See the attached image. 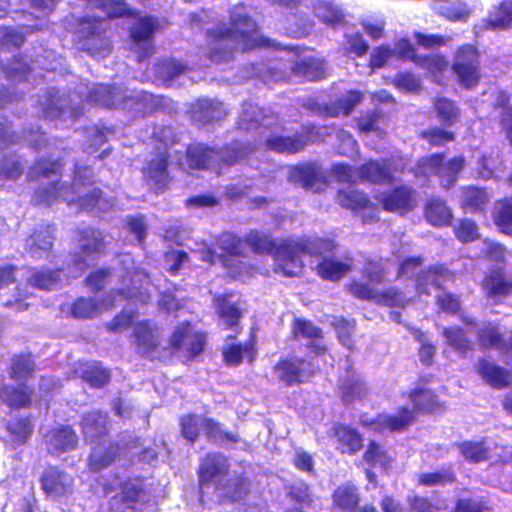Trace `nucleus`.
Returning <instances> with one entry per match:
<instances>
[{"label":"nucleus","mask_w":512,"mask_h":512,"mask_svg":"<svg viewBox=\"0 0 512 512\" xmlns=\"http://www.w3.org/2000/svg\"><path fill=\"white\" fill-rule=\"evenodd\" d=\"M245 242L256 253L273 254L276 271L285 276H297L302 272L300 253L322 255L335 248L332 240L322 238L288 239L276 245L269 236L258 231L248 233Z\"/></svg>","instance_id":"f257e3e1"},{"label":"nucleus","mask_w":512,"mask_h":512,"mask_svg":"<svg viewBox=\"0 0 512 512\" xmlns=\"http://www.w3.org/2000/svg\"><path fill=\"white\" fill-rule=\"evenodd\" d=\"M232 28L217 27L207 32L209 38L208 57L216 63L228 62L237 51L269 45L257 31V25L244 11L236 7L231 13Z\"/></svg>","instance_id":"f03ea898"},{"label":"nucleus","mask_w":512,"mask_h":512,"mask_svg":"<svg viewBox=\"0 0 512 512\" xmlns=\"http://www.w3.org/2000/svg\"><path fill=\"white\" fill-rule=\"evenodd\" d=\"M93 173L88 167L75 165L73 185L68 188L64 185L57 188L52 183L47 188L35 191L33 200L37 204H52L57 199L67 201L68 204L77 203L81 209L92 210L96 206L100 210L108 209L112 204L101 199V190L91 185Z\"/></svg>","instance_id":"7ed1b4c3"},{"label":"nucleus","mask_w":512,"mask_h":512,"mask_svg":"<svg viewBox=\"0 0 512 512\" xmlns=\"http://www.w3.org/2000/svg\"><path fill=\"white\" fill-rule=\"evenodd\" d=\"M86 86L81 84L77 93L84 96L87 101L106 108L123 107L124 109L135 110L146 113L154 108V98L144 91L135 92L116 85L96 84L87 92Z\"/></svg>","instance_id":"20e7f679"},{"label":"nucleus","mask_w":512,"mask_h":512,"mask_svg":"<svg viewBox=\"0 0 512 512\" xmlns=\"http://www.w3.org/2000/svg\"><path fill=\"white\" fill-rule=\"evenodd\" d=\"M256 148V144L235 141L230 145L214 149L203 144L191 145L186 152V164L191 169L216 168L220 163L233 165Z\"/></svg>","instance_id":"39448f33"},{"label":"nucleus","mask_w":512,"mask_h":512,"mask_svg":"<svg viewBox=\"0 0 512 512\" xmlns=\"http://www.w3.org/2000/svg\"><path fill=\"white\" fill-rule=\"evenodd\" d=\"M106 21L85 17L79 23L78 39L83 50L93 56L104 57L110 53V45L104 37Z\"/></svg>","instance_id":"423d86ee"},{"label":"nucleus","mask_w":512,"mask_h":512,"mask_svg":"<svg viewBox=\"0 0 512 512\" xmlns=\"http://www.w3.org/2000/svg\"><path fill=\"white\" fill-rule=\"evenodd\" d=\"M78 233L80 252L72 255L74 272H71V274L73 277H76L87 268L89 260L94 259L95 256L100 255L104 251L103 235L100 231L86 227L79 230Z\"/></svg>","instance_id":"0eeeda50"},{"label":"nucleus","mask_w":512,"mask_h":512,"mask_svg":"<svg viewBox=\"0 0 512 512\" xmlns=\"http://www.w3.org/2000/svg\"><path fill=\"white\" fill-rule=\"evenodd\" d=\"M278 124V117L274 114H266L256 104L245 102L239 115L238 128L243 131L259 130L257 140Z\"/></svg>","instance_id":"6e6552de"},{"label":"nucleus","mask_w":512,"mask_h":512,"mask_svg":"<svg viewBox=\"0 0 512 512\" xmlns=\"http://www.w3.org/2000/svg\"><path fill=\"white\" fill-rule=\"evenodd\" d=\"M158 29V21L151 16L140 17L130 29L135 44L138 61H143L154 53L153 33Z\"/></svg>","instance_id":"1a4fd4ad"},{"label":"nucleus","mask_w":512,"mask_h":512,"mask_svg":"<svg viewBox=\"0 0 512 512\" xmlns=\"http://www.w3.org/2000/svg\"><path fill=\"white\" fill-rule=\"evenodd\" d=\"M145 495L140 481L129 480L111 499V512H139L144 506Z\"/></svg>","instance_id":"9d476101"},{"label":"nucleus","mask_w":512,"mask_h":512,"mask_svg":"<svg viewBox=\"0 0 512 512\" xmlns=\"http://www.w3.org/2000/svg\"><path fill=\"white\" fill-rule=\"evenodd\" d=\"M478 65V53L472 45H464L458 49L453 69L465 87L471 88L478 83Z\"/></svg>","instance_id":"9b49d317"},{"label":"nucleus","mask_w":512,"mask_h":512,"mask_svg":"<svg viewBox=\"0 0 512 512\" xmlns=\"http://www.w3.org/2000/svg\"><path fill=\"white\" fill-rule=\"evenodd\" d=\"M317 367L311 362L302 358L285 359L277 363L274 367V373L278 380L290 386L295 383L307 381Z\"/></svg>","instance_id":"f8f14e48"},{"label":"nucleus","mask_w":512,"mask_h":512,"mask_svg":"<svg viewBox=\"0 0 512 512\" xmlns=\"http://www.w3.org/2000/svg\"><path fill=\"white\" fill-rule=\"evenodd\" d=\"M42 489L53 499L66 497L73 492L74 478L71 474L55 467L47 468L41 477Z\"/></svg>","instance_id":"ddd939ff"},{"label":"nucleus","mask_w":512,"mask_h":512,"mask_svg":"<svg viewBox=\"0 0 512 512\" xmlns=\"http://www.w3.org/2000/svg\"><path fill=\"white\" fill-rule=\"evenodd\" d=\"M41 107L44 116L50 119L61 117L67 112L71 118H76L81 114L79 103H73L70 96L60 95L55 89L48 90L41 102Z\"/></svg>","instance_id":"4468645a"},{"label":"nucleus","mask_w":512,"mask_h":512,"mask_svg":"<svg viewBox=\"0 0 512 512\" xmlns=\"http://www.w3.org/2000/svg\"><path fill=\"white\" fill-rule=\"evenodd\" d=\"M289 180L305 190L318 192L326 186L323 171L315 164L304 163L290 169Z\"/></svg>","instance_id":"2eb2a0df"},{"label":"nucleus","mask_w":512,"mask_h":512,"mask_svg":"<svg viewBox=\"0 0 512 512\" xmlns=\"http://www.w3.org/2000/svg\"><path fill=\"white\" fill-rule=\"evenodd\" d=\"M262 136L256 140V143H265L266 147L278 153H297L305 148L308 144V137L304 133H298L293 136H280L274 135L272 131L266 134L261 133Z\"/></svg>","instance_id":"dca6fc26"},{"label":"nucleus","mask_w":512,"mask_h":512,"mask_svg":"<svg viewBox=\"0 0 512 512\" xmlns=\"http://www.w3.org/2000/svg\"><path fill=\"white\" fill-rule=\"evenodd\" d=\"M158 329L149 322H140L134 327L133 344L138 353L148 358H155L159 344Z\"/></svg>","instance_id":"f3484780"},{"label":"nucleus","mask_w":512,"mask_h":512,"mask_svg":"<svg viewBox=\"0 0 512 512\" xmlns=\"http://www.w3.org/2000/svg\"><path fill=\"white\" fill-rule=\"evenodd\" d=\"M170 343L173 348L186 349L191 356H196L203 351L204 336L193 332L188 323L181 324L174 331Z\"/></svg>","instance_id":"a211bd4d"},{"label":"nucleus","mask_w":512,"mask_h":512,"mask_svg":"<svg viewBox=\"0 0 512 512\" xmlns=\"http://www.w3.org/2000/svg\"><path fill=\"white\" fill-rule=\"evenodd\" d=\"M81 432L86 442L92 443L108 432V415L99 410L85 413L80 422Z\"/></svg>","instance_id":"6ab92c4d"},{"label":"nucleus","mask_w":512,"mask_h":512,"mask_svg":"<svg viewBox=\"0 0 512 512\" xmlns=\"http://www.w3.org/2000/svg\"><path fill=\"white\" fill-rule=\"evenodd\" d=\"M169 155L166 151L159 152L154 158L147 162L143 168V174L148 183L156 190L164 188L169 181L167 170Z\"/></svg>","instance_id":"aec40b11"},{"label":"nucleus","mask_w":512,"mask_h":512,"mask_svg":"<svg viewBox=\"0 0 512 512\" xmlns=\"http://www.w3.org/2000/svg\"><path fill=\"white\" fill-rule=\"evenodd\" d=\"M413 412L408 408H402L397 414H380L369 423L370 427L378 432H400L405 430L413 422Z\"/></svg>","instance_id":"412c9836"},{"label":"nucleus","mask_w":512,"mask_h":512,"mask_svg":"<svg viewBox=\"0 0 512 512\" xmlns=\"http://www.w3.org/2000/svg\"><path fill=\"white\" fill-rule=\"evenodd\" d=\"M477 372L487 384L497 389L512 383V372L486 359L478 361Z\"/></svg>","instance_id":"4be33fe9"},{"label":"nucleus","mask_w":512,"mask_h":512,"mask_svg":"<svg viewBox=\"0 0 512 512\" xmlns=\"http://www.w3.org/2000/svg\"><path fill=\"white\" fill-rule=\"evenodd\" d=\"M54 229L51 225H40L26 239L25 249L33 258H42L53 246Z\"/></svg>","instance_id":"5701e85b"},{"label":"nucleus","mask_w":512,"mask_h":512,"mask_svg":"<svg viewBox=\"0 0 512 512\" xmlns=\"http://www.w3.org/2000/svg\"><path fill=\"white\" fill-rule=\"evenodd\" d=\"M228 472L227 459L221 454H208L200 467V480L202 484L214 482L220 485L222 478Z\"/></svg>","instance_id":"b1692460"},{"label":"nucleus","mask_w":512,"mask_h":512,"mask_svg":"<svg viewBox=\"0 0 512 512\" xmlns=\"http://www.w3.org/2000/svg\"><path fill=\"white\" fill-rule=\"evenodd\" d=\"M226 116V110L219 101L210 99H201L193 105L191 117L194 122L201 125L219 121Z\"/></svg>","instance_id":"393cba45"},{"label":"nucleus","mask_w":512,"mask_h":512,"mask_svg":"<svg viewBox=\"0 0 512 512\" xmlns=\"http://www.w3.org/2000/svg\"><path fill=\"white\" fill-rule=\"evenodd\" d=\"M353 266L352 258L345 256L344 258L323 257L316 265L317 274L326 280L337 281L346 275Z\"/></svg>","instance_id":"a878e982"},{"label":"nucleus","mask_w":512,"mask_h":512,"mask_svg":"<svg viewBox=\"0 0 512 512\" xmlns=\"http://www.w3.org/2000/svg\"><path fill=\"white\" fill-rule=\"evenodd\" d=\"M415 191L406 186L396 188L382 200L383 208L390 212L404 214L415 207Z\"/></svg>","instance_id":"bb28decb"},{"label":"nucleus","mask_w":512,"mask_h":512,"mask_svg":"<svg viewBox=\"0 0 512 512\" xmlns=\"http://www.w3.org/2000/svg\"><path fill=\"white\" fill-rule=\"evenodd\" d=\"M78 437L75 431L69 426H61L53 429L46 436V444L51 453L59 454L76 447Z\"/></svg>","instance_id":"cd10ccee"},{"label":"nucleus","mask_w":512,"mask_h":512,"mask_svg":"<svg viewBox=\"0 0 512 512\" xmlns=\"http://www.w3.org/2000/svg\"><path fill=\"white\" fill-rule=\"evenodd\" d=\"M450 278L449 272L443 267H431L417 276L416 291L419 295H430L432 290L439 289Z\"/></svg>","instance_id":"c85d7f7f"},{"label":"nucleus","mask_w":512,"mask_h":512,"mask_svg":"<svg viewBox=\"0 0 512 512\" xmlns=\"http://www.w3.org/2000/svg\"><path fill=\"white\" fill-rule=\"evenodd\" d=\"M333 431L337 441V449L342 453L355 454L362 448L363 439L355 428L337 425L333 428Z\"/></svg>","instance_id":"c756f323"},{"label":"nucleus","mask_w":512,"mask_h":512,"mask_svg":"<svg viewBox=\"0 0 512 512\" xmlns=\"http://www.w3.org/2000/svg\"><path fill=\"white\" fill-rule=\"evenodd\" d=\"M393 53L402 58L413 59L417 64L428 70L440 72L446 68V62L441 57L416 58L414 56L413 45L406 39H402L396 43Z\"/></svg>","instance_id":"7c9ffc66"},{"label":"nucleus","mask_w":512,"mask_h":512,"mask_svg":"<svg viewBox=\"0 0 512 512\" xmlns=\"http://www.w3.org/2000/svg\"><path fill=\"white\" fill-rule=\"evenodd\" d=\"M482 288L488 297L505 296L512 292V280H506L501 269H491L485 275Z\"/></svg>","instance_id":"2f4dec72"},{"label":"nucleus","mask_w":512,"mask_h":512,"mask_svg":"<svg viewBox=\"0 0 512 512\" xmlns=\"http://www.w3.org/2000/svg\"><path fill=\"white\" fill-rule=\"evenodd\" d=\"M333 504L343 511L354 512L357 508L360 496L357 488L350 484H343L339 486L332 496Z\"/></svg>","instance_id":"473e14b6"},{"label":"nucleus","mask_w":512,"mask_h":512,"mask_svg":"<svg viewBox=\"0 0 512 512\" xmlns=\"http://www.w3.org/2000/svg\"><path fill=\"white\" fill-rule=\"evenodd\" d=\"M357 176L361 180L373 183L387 182L391 180V173L384 162L369 160L357 169Z\"/></svg>","instance_id":"72a5a7b5"},{"label":"nucleus","mask_w":512,"mask_h":512,"mask_svg":"<svg viewBox=\"0 0 512 512\" xmlns=\"http://www.w3.org/2000/svg\"><path fill=\"white\" fill-rule=\"evenodd\" d=\"M313 9L315 15L329 26L339 25L344 20V14L333 4L332 0H315Z\"/></svg>","instance_id":"f704fd0d"},{"label":"nucleus","mask_w":512,"mask_h":512,"mask_svg":"<svg viewBox=\"0 0 512 512\" xmlns=\"http://www.w3.org/2000/svg\"><path fill=\"white\" fill-rule=\"evenodd\" d=\"M493 219L501 232L512 235V197L503 198L494 204Z\"/></svg>","instance_id":"c9c22d12"},{"label":"nucleus","mask_w":512,"mask_h":512,"mask_svg":"<svg viewBox=\"0 0 512 512\" xmlns=\"http://www.w3.org/2000/svg\"><path fill=\"white\" fill-rule=\"evenodd\" d=\"M425 216L432 225L444 226L450 223L452 219L451 210L445 204L444 201L433 198L431 199L425 208Z\"/></svg>","instance_id":"e433bc0d"},{"label":"nucleus","mask_w":512,"mask_h":512,"mask_svg":"<svg viewBox=\"0 0 512 512\" xmlns=\"http://www.w3.org/2000/svg\"><path fill=\"white\" fill-rule=\"evenodd\" d=\"M215 305L220 320L226 327L233 328L238 325L242 317V312L228 297H217L215 299Z\"/></svg>","instance_id":"4c0bfd02"},{"label":"nucleus","mask_w":512,"mask_h":512,"mask_svg":"<svg viewBox=\"0 0 512 512\" xmlns=\"http://www.w3.org/2000/svg\"><path fill=\"white\" fill-rule=\"evenodd\" d=\"M363 94L359 91H350L336 103L326 105L324 113L330 117H336L343 113L349 115L351 111L362 101Z\"/></svg>","instance_id":"58836bf2"},{"label":"nucleus","mask_w":512,"mask_h":512,"mask_svg":"<svg viewBox=\"0 0 512 512\" xmlns=\"http://www.w3.org/2000/svg\"><path fill=\"white\" fill-rule=\"evenodd\" d=\"M464 163L465 161L463 157H455L447 162H444V156L442 155V161L438 174L442 187L450 188L455 184L458 174L464 168Z\"/></svg>","instance_id":"ea45409f"},{"label":"nucleus","mask_w":512,"mask_h":512,"mask_svg":"<svg viewBox=\"0 0 512 512\" xmlns=\"http://www.w3.org/2000/svg\"><path fill=\"white\" fill-rule=\"evenodd\" d=\"M438 119L446 127L454 125L460 116L456 104L446 97H438L433 102Z\"/></svg>","instance_id":"a19ab883"},{"label":"nucleus","mask_w":512,"mask_h":512,"mask_svg":"<svg viewBox=\"0 0 512 512\" xmlns=\"http://www.w3.org/2000/svg\"><path fill=\"white\" fill-rule=\"evenodd\" d=\"M292 70L294 74L311 81L319 80L325 75L324 62L316 58L302 60L295 64Z\"/></svg>","instance_id":"79ce46f5"},{"label":"nucleus","mask_w":512,"mask_h":512,"mask_svg":"<svg viewBox=\"0 0 512 512\" xmlns=\"http://www.w3.org/2000/svg\"><path fill=\"white\" fill-rule=\"evenodd\" d=\"M293 332L296 336L313 339L310 347L316 354H320L326 350L325 345L321 342V330L315 327L311 322L296 320Z\"/></svg>","instance_id":"37998d69"},{"label":"nucleus","mask_w":512,"mask_h":512,"mask_svg":"<svg viewBox=\"0 0 512 512\" xmlns=\"http://www.w3.org/2000/svg\"><path fill=\"white\" fill-rule=\"evenodd\" d=\"M119 450L120 447L118 445H111L105 450L100 446L93 448V451L89 457L90 469L98 472L108 467L114 461Z\"/></svg>","instance_id":"c03bdc74"},{"label":"nucleus","mask_w":512,"mask_h":512,"mask_svg":"<svg viewBox=\"0 0 512 512\" xmlns=\"http://www.w3.org/2000/svg\"><path fill=\"white\" fill-rule=\"evenodd\" d=\"M336 199L343 208L352 211L362 210L370 203L364 193L354 189L340 190Z\"/></svg>","instance_id":"a18cd8bd"},{"label":"nucleus","mask_w":512,"mask_h":512,"mask_svg":"<svg viewBox=\"0 0 512 512\" xmlns=\"http://www.w3.org/2000/svg\"><path fill=\"white\" fill-rule=\"evenodd\" d=\"M248 482L242 477L229 479L226 485H218L217 491L220 497L232 501L242 499L248 492Z\"/></svg>","instance_id":"49530a36"},{"label":"nucleus","mask_w":512,"mask_h":512,"mask_svg":"<svg viewBox=\"0 0 512 512\" xmlns=\"http://www.w3.org/2000/svg\"><path fill=\"white\" fill-rule=\"evenodd\" d=\"M457 446L461 455L470 462L478 463L489 458V447L484 441H466Z\"/></svg>","instance_id":"de8ad7c7"},{"label":"nucleus","mask_w":512,"mask_h":512,"mask_svg":"<svg viewBox=\"0 0 512 512\" xmlns=\"http://www.w3.org/2000/svg\"><path fill=\"white\" fill-rule=\"evenodd\" d=\"M340 389L344 402L350 403L366 394L365 383L355 374L341 381Z\"/></svg>","instance_id":"09e8293b"},{"label":"nucleus","mask_w":512,"mask_h":512,"mask_svg":"<svg viewBox=\"0 0 512 512\" xmlns=\"http://www.w3.org/2000/svg\"><path fill=\"white\" fill-rule=\"evenodd\" d=\"M187 70V66L174 59L161 61L155 68L156 77L164 84L176 79Z\"/></svg>","instance_id":"8fccbe9b"},{"label":"nucleus","mask_w":512,"mask_h":512,"mask_svg":"<svg viewBox=\"0 0 512 512\" xmlns=\"http://www.w3.org/2000/svg\"><path fill=\"white\" fill-rule=\"evenodd\" d=\"M442 161V154L436 153L428 157L421 158L411 169V172L417 178H428L431 175L439 174V167Z\"/></svg>","instance_id":"3c124183"},{"label":"nucleus","mask_w":512,"mask_h":512,"mask_svg":"<svg viewBox=\"0 0 512 512\" xmlns=\"http://www.w3.org/2000/svg\"><path fill=\"white\" fill-rule=\"evenodd\" d=\"M35 365L30 356L17 355L11 360L10 377L15 380H24L33 376Z\"/></svg>","instance_id":"603ef678"},{"label":"nucleus","mask_w":512,"mask_h":512,"mask_svg":"<svg viewBox=\"0 0 512 512\" xmlns=\"http://www.w3.org/2000/svg\"><path fill=\"white\" fill-rule=\"evenodd\" d=\"M203 430L206 436L214 442L236 443L238 441L236 434L224 431L219 423L210 418L203 417Z\"/></svg>","instance_id":"864d4df0"},{"label":"nucleus","mask_w":512,"mask_h":512,"mask_svg":"<svg viewBox=\"0 0 512 512\" xmlns=\"http://www.w3.org/2000/svg\"><path fill=\"white\" fill-rule=\"evenodd\" d=\"M364 459L372 466L379 464L383 469H387L393 461V456L389 455L381 445L372 441L364 453Z\"/></svg>","instance_id":"5fc2aeb1"},{"label":"nucleus","mask_w":512,"mask_h":512,"mask_svg":"<svg viewBox=\"0 0 512 512\" xmlns=\"http://www.w3.org/2000/svg\"><path fill=\"white\" fill-rule=\"evenodd\" d=\"M182 436L189 442H195L203 429V417L195 414L184 415L180 419Z\"/></svg>","instance_id":"6e6d98bb"},{"label":"nucleus","mask_w":512,"mask_h":512,"mask_svg":"<svg viewBox=\"0 0 512 512\" xmlns=\"http://www.w3.org/2000/svg\"><path fill=\"white\" fill-rule=\"evenodd\" d=\"M62 280V271L54 270V271H41L33 274L29 278V282L31 285L43 289V290H51L54 289Z\"/></svg>","instance_id":"4d7b16f0"},{"label":"nucleus","mask_w":512,"mask_h":512,"mask_svg":"<svg viewBox=\"0 0 512 512\" xmlns=\"http://www.w3.org/2000/svg\"><path fill=\"white\" fill-rule=\"evenodd\" d=\"M442 334L446 343L456 351L464 354L471 350V343L462 329L457 327L444 328Z\"/></svg>","instance_id":"13d9d810"},{"label":"nucleus","mask_w":512,"mask_h":512,"mask_svg":"<svg viewBox=\"0 0 512 512\" xmlns=\"http://www.w3.org/2000/svg\"><path fill=\"white\" fill-rule=\"evenodd\" d=\"M478 337L480 344L485 348H506L507 342L504 341L499 329L492 324H488L480 329L478 331Z\"/></svg>","instance_id":"bf43d9fd"},{"label":"nucleus","mask_w":512,"mask_h":512,"mask_svg":"<svg viewBox=\"0 0 512 512\" xmlns=\"http://www.w3.org/2000/svg\"><path fill=\"white\" fill-rule=\"evenodd\" d=\"M0 397L9 405L13 407H24L30 403L31 393L25 386L20 388L5 387Z\"/></svg>","instance_id":"052dcab7"},{"label":"nucleus","mask_w":512,"mask_h":512,"mask_svg":"<svg viewBox=\"0 0 512 512\" xmlns=\"http://www.w3.org/2000/svg\"><path fill=\"white\" fill-rule=\"evenodd\" d=\"M489 201V196L484 189L468 187L463 191L462 204L471 210L480 209Z\"/></svg>","instance_id":"680f3d73"},{"label":"nucleus","mask_w":512,"mask_h":512,"mask_svg":"<svg viewBox=\"0 0 512 512\" xmlns=\"http://www.w3.org/2000/svg\"><path fill=\"white\" fill-rule=\"evenodd\" d=\"M410 300L411 299L406 297L403 292L395 288H389L383 292H376L374 296V301L377 304L386 306L404 307Z\"/></svg>","instance_id":"e2e57ef3"},{"label":"nucleus","mask_w":512,"mask_h":512,"mask_svg":"<svg viewBox=\"0 0 512 512\" xmlns=\"http://www.w3.org/2000/svg\"><path fill=\"white\" fill-rule=\"evenodd\" d=\"M512 22V0L501 3L498 14L487 21V28L500 30L507 28Z\"/></svg>","instance_id":"0e129e2a"},{"label":"nucleus","mask_w":512,"mask_h":512,"mask_svg":"<svg viewBox=\"0 0 512 512\" xmlns=\"http://www.w3.org/2000/svg\"><path fill=\"white\" fill-rule=\"evenodd\" d=\"M100 305L92 298H79L72 307L73 316L76 318H90L98 315Z\"/></svg>","instance_id":"69168bd1"},{"label":"nucleus","mask_w":512,"mask_h":512,"mask_svg":"<svg viewBox=\"0 0 512 512\" xmlns=\"http://www.w3.org/2000/svg\"><path fill=\"white\" fill-rule=\"evenodd\" d=\"M454 473L450 470L421 473L418 482L423 486H443L454 481Z\"/></svg>","instance_id":"338daca9"},{"label":"nucleus","mask_w":512,"mask_h":512,"mask_svg":"<svg viewBox=\"0 0 512 512\" xmlns=\"http://www.w3.org/2000/svg\"><path fill=\"white\" fill-rule=\"evenodd\" d=\"M480 256L496 263H504L506 249L502 244L486 239L482 242Z\"/></svg>","instance_id":"774afa93"}]
</instances>
